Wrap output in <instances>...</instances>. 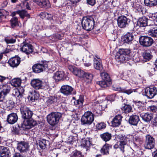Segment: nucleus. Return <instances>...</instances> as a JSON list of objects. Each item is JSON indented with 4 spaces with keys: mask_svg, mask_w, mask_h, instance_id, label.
<instances>
[{
    "mask_svg": "<svg viewBox=\"0 0 157 157\" xmlns=\"http://www.w3.org/2000/svg\"><path fill=\"white\" fill-rule=\"evenodd\" d=\"M94 21L91 17H84L82 20L81 25L83 29L89 31L92 30L94 27Z\"/></svg>",
    "mask_w": 157,
    "mask_h": 157,
    "instance_id": "nucleus-1",
    "label": "nucleus"
},
{
    "mask_svg": "<svg viewBox=\"0 0 157 157\" xmlns=\"http://www.w3.org/2000/svg\"><path fill=\"white\" fill-rule=\"evenodd\" d=\"M61 117L62 114L61 113L53 112L47 115V121L50 125L54 126L58 123Z\"/></svg>",
    "mask_w": 157,
    "mask_h": 157,
    "instance_id": "nucleus-2",
    "label": "nucleus"
},
{
    "mask_svg": "<svg viewBox=\"0 0 157 157\" xmlns=\"http://www.w3.org/2000/svg\"><path fill=\"white\" fill-rule=\"evenodd\" d=\"M94 119V115L92 113L89 111L85 112L82 116L81 122L82 124H91Z\"/></svg>",
    "mask_w": 157,
    "mask_h": 157,
    "instance_id": "nucleus-3",
    "label": "nucleus"
},
{
    "mask_svg": "<svg viewBox=\"0 0 157 157\" xmlns=\"http://www.w3.org/2000/svg\"><path fill=\"white\" fill-rule=\"evenodd\" d=\"M93 78V75L92 74L79 70V78L82 81L86 82L87 83L90 82Z\"/></svg>",
    "mask_w": 157,
    "mask_h": 157,
    "instance_id": "nucleus-4",
    "label": "nucleus"
},
{
    "mask_svg": "<svg viewBox=\"0 0 157 157\" xmlns=\"http://www.w3.org/2000/svg\"><path fill=\"white\" fill-rule=\"evenodd\" d=\"M153 41L152 38L147 36H142L139 38L140 43L144 47H148L151 46Z\"/></svg>",
    "mask_w": 157,
    "mask_h": 157,
    "instance_id": "nucleus-5",
    "label": "nucleus"
},
{
    "mask_svg": "<svg viewBox=\"0 0 157 157\" xmlns=\"http://www.w3.org/2000/svg\"><path fill=\"white\" fill-rule=\"evenodd\" d=\"M117 25L118 27L124 28L127 26L130 22V20L124 16H121L118 17Z\"/></svg>",
    "mask_w": 157,
    "mask_h": 157,
    "instance_id": "nucleus-6",
    "label": "nucleus"
},
{
    "mask_svg": "<svg viewBox=\"0 0 157 157\" xmlns=\"http://www.w3.org/2000/svg\"><path fill=\"white\" fill-rule=\"evenodd\" d=\"M157 90L154 86L147 87L145 89V95L149 98H153L156 94Z\"/></svg>",
    "mask_w": 157,
    "mask_h": 157,
    "instance_id": "nucleus-7",
    "label": "nucleus"
},
{
    "mask_svg": "<svg viewBox=\"0 0 157 157\" xmlns=\"http://www.w3.org/2000/svg\"><path fill=\"white\" fill-rule=\"evenodd\" d=\"M20 110L22 117L25 119H28L31 118L33 113L32 111L28 109L25 106H24L20 108Z\"/></svg>",
    "mask_w": 157,
    "mask_h": 157,
    "instance_id": "nucleus-8",
    "label": "nucleus"
},
{
    "mask_svg": "<svg viewBox=\"0 0 157 157\" xmlns=\"http://www.w3.org/2000/svg\"><path fill=\"white\" fill-rule=\"evenodd\" d=\"M48 67V64L46 63L42 64H36L32 67L33 71L36 73H40L45 70Z\"/></svg>",
    "mask_w": 157,
    "mask_h": 157,
    "instance_id": "nucleus-9",
    "label": "nucleus"
},
{
    "mask_svg": "<svg viewBox=\"0 0 157 157\" xmlns=\"http://www.w3.org/2000/svg\"><path fill=\"white\" fill-rule=\"evenodd\" d=\"M53 78L56 81H59L62 80H68L69 77L68 75L65 74L62 71H59L54 74Z\"/></svg>",
    "mask_w": 157,
    "mask_h": 157,
    "instance_id": "nucleus-10",
    "label": "nucleus"
},
{
    "mask_svg": "<svg viewBox=\"0 0 157 157\" xmlns=\"http://www.w3.org/2000/svg\"><path fill=\"white\" fill-rule=\"evenodd\" d=\"M155 140L154 138L150 135L146 136V140L144 145V147L147 149L153 148L155 146Z\"/></svg>",
    "mask_w": 157,
    "mask_h": 157,
    "instance_id": "nucleus-11",
    "label": "nucleus"
},
{
    "mask_svg": "<svg viewBox=\"0 0 157 157\" xmlns=\"http://www.w3.org/2000/svg\"><path fill=\"white\" fill-rule=\"evenodd\" d=\"M29 147V143L24 141L18 142L17 149L21 152H26Z\"/></svg>",
    "mask_w": 157,
    "mask_h": 157,
    "instance_id": "nucleus-12",
    "label": "nucleus"
},
{
    "mask_svg": "<svg viewBox=\"0 0 157 157\" xmlns=\"http://www.w3.org/2000/svg\"><path fill=\"white\" fill-rule=\"evenodd\" d=\"M94 67L95 69L100 71L103 70L101 61L99 57L97 55L94 57Z\"/></svg>",
    "mask_w": 157,
    "mask_h": 157,
    "instance_id": "nucleus-13",
    "label": "nucleus"
},
{
    "mask_svg": "<svg viewBox=\"0 0 157 157\" xmlns=\"http://www.w3.org/2000/svg\"><path fill=\"white\" fill-rule=\"evenodd\" d=\"M36 124V121L32 119L24 120L22 127L24 129H29Z\"/></svg>",
    "mask_w": 157,
    "mask_h": 157,
    "instance_id": "nucleus-14",
    "label": "nucleus"
},
{
    "mask_svg": "<svg viewBox=\"0 0 157 157\" xmlns=\"http://www.w3.org/2000/svg\"><path fill=\"white\" fill-rule=\"evenodd\" d=\"M31 86L36 90L42 89L43 88V82L39 79H34L31 81Z\"/></svg>",
    "mask_w": 157,
    "mask_h": 157,
    "instance_id": "nucleus-15",
    "label": "nucleus"
},
{
    "mask_svg": "<svg viewBox=\"0 0 157 157\" xmlns=\"http://www.w3.org/2000/svg\"><path fill=\"white\" fill-rule=\"evenodd\" d=\"M73 90L71 86L66 85L62 86L60 88L61 93L66 95H69L72 94Z\"/></svg>",
    "mask_w": 157,
    "mask_h": 157,
    "instance_id": "nucleus-16",
    "label": "nucleus"
},
{
    "mask_svg": "<svg viewBox=\"0 0 157 157\" xmlns=\"http://www.w3.org/2000/svg\"><path fill=\"white\" fill-rule=\"evenodd\" d=\"M33 1L41 7L49 8L50 4L48 0H33Z\"/></svg>",
    "mask_w": 157,
    "mask_h": 157,
    "instance_id": "nucleus-17",
    "label": "nucleus"
},
{
    "mask_svg": "<svg viewBox=\"0 0 157 157\" xmlns=\"http://www.w3.org/2000/svg\"><path fill=\"white\" fill-rule=\"evenodd\" d=\"M120 143V147L121 148V151L124 152V146L126 145L128 142V140L125 136L122 135H119L118 137Z\"/></svg>",
    "mask_w": 157,
    "mask_h": 157,
    "instance_id": "nucleus-18",
    "label": "nucleus"
},
{
    "mask_svg": "<svg viewBox=\"0 0 157 157\" xmlns=\"http://www.w3.org/2000/svg\"><path fill=\"white\" fill-rule=\"evenodd\" d=\"M21 50L25 53L27 54H29L33 51V48L32 46L30 44L27 43L24 44L22 47L21 48Z\"/></svg>",
    "mask_w": 157,
    "mask_h": 157,
    "instance_id": "nucleus-19",
    "label": "nucleus"
},
{
    "mask_svg": "<svg viewBox=\"0 0 157 157\" xmlns=\"http://www.w3.org/2000/svg\"><path fill=\"white\" fill-rule=\"evenodd\" d=\"M11 153L8 147L4 146L0 147V156L1 157H9Z\"/></svg>",
    "mask_w": 157,
    "mask_h": 157,
    "instance_id": "nucleus-20",
    "label": "nucleus"
},
{
    "mask_svg": "<svg viewBox=\"0 0 157 157\" xmlns=\"http://www.w3.org/2000/svg\"><path fill=\"white\" fill-rule=\"evenodd\" d=\"M17 116L15 113H12L9 114L7 116V122L10 124H14L17 121Z\"/></svg>",
    "mask_w": 157,
    "mask_h": 157,
    "instance_id": "nucleus-21",
    "label": "nucleus"
},
{
    "mask_svg": "<svg viewBox=\"0 0 157 157\" xmlns=\"http://www.w3.org/2000/svg\"><path fill=\"white\" fill-rule=\"evenodd\" d=\"M138 113L142 119L145 122L150 121L153 117V115L151 113H140V112H139Z\"/></svg>",
    "mask_w": 157,
    "mask_h": 157,
    "instance_id": "nucleus-22",
    "label": "nucleus"
},
{
    "mask_svg": "<svg viewBox=\"0 0 157 157\" xmlns=\"http://www.w3.org/2000/svg\"><path fill=\"white\" fill-rule=\"evenodd\" d=\"M132 34L130 33H127L122 38V41L124 43L129 44L131 43L133 39Z\"/></svg>",
    "mask_w": 157,
    "mask_h": 157,
    "instance_id": "nucleus-23",
    "label": "nucleus"
},
{
    "mask_svg": "<svg viewBox=\"0 0 157 157\" xmlns=\"http://www.w3.org/2000/svg\"><path fill=\"white\" fill-rule=\"evenodd\" d=\"M20 62V58L16 57L12 58L8 61L10 65L13 67H17L19 65Z\"/></svg>",
    "mask_w": 157,
    "mask_h": 157,
    "instance_id": "nucleus-24",
    "label": "nucleus"
},
{
    "mask_svg": "<svg viewBox=\"0 0 157 157\" xmlns=\"http://www.w3.org/2000/svg\"><path fill=\"white\" fill-rule=\"evenodd\" d=\"M122 117L120 115L115 116L112 121V125L113 127H117L120 125Z\"/></svg>",
    "mask_w": 157,
    "mask_h": 157,
    "instance_id": "nucleus-25",
    "label": "nucleus"
},
{
    "mask_svg": "<svg viewBox=\"0 0 157 157\" xmlns=\"http://www.w3.org/2000/svg\"><path fill=\"white\" fill-rule=\"evenodd\" d=\"M93 106L94 107V109L97 113H100V111L103 109V108L106 107V105H102L99 103L98 101H94L93 104Z\"/></svg>",
    "mask_w": 157,
    "mask_h": 157,
    "instance_id": "nucleus-26",
    "label": "nucleus"
},
{
    "mask_svg": "<svg viewBox=\"0 0 157 157\" xmlns=\"http://www.w3.org/2000/svg\"><path fill=\"white\" fill-rule=\"evenodd\" d=\"M147 25V19L145 17H140L137 21L136 25L139 27H145Z\"/></svg>",
    "mask_w": 157,
    "mask_h": 157,
    "instance_id": "nucleus-27",
    "label": "nucleus"
},
{
    "mask_svg": "<svg viewBox=\"0 0 157 157\" xmlns=\"http://www.w3.org/2000/svg\"><path fill=\"white\" fill-rule=\"evenodd\" d=\"M24 92V89L22 87H19L18 90H16L14 95L17 98L19 99V100H21L23 98V94Z\"/></svg>",
    "mask_w": 157,
    "mask_h": 157,
    "instance_id": "nucleus-28",
    "label": "nucleus"
},
{
    "mask_svg": "<svg viewBox=\"0 0 157 157\" xmlns=\"http://www.w3.org/2000/svg\"><path fill=\"white\" fill-rule=\"evenodd\" d=\"M80 144L81 147H83L85 151H87L91 144L89 140H87L85 139H82L81 141Z\"/></svg>",
    "mask_w": 157,
    "mask_h": 157,
    "instance_id": "nucleus-29",
    "label": "nucleus"
},
{
    "mask_svg": "<svg viewBox=\"0 0 157 157\" xmlns=\"http://www.w3.org/2000/svg\"><path fill=\"white\" fill-rule=\"evenodd\" d=\"M140 121L139 117L136 115H132L130 117L129 122L131 124L136 125Z\"/></svg>",
    "mask_w": 157,
    "mask_h": 157,
    "instance_id": "nucleus-30",
    "label": "nucleus"
},
{
    "mask_svg": "<svg viewBox=\"0 0 157 157\" xmlns=\"http://www.w3.org/2000/svg\"><path fill=\"white\" fill-rule=\"evenodd\" d=\"M115 59L117 61L121 63H123L125 60L127 59L125 56L121 54L119 52L116 53L115 56Z\"/></svg>",
    "mask_w": 157,
    "mask_h": 157,
    "instance_id": "nucleus-31",
    "label": "nucleus"
},
{
    "mask_svg": "<svg viewBox=\"0 0 157 157\" xmlns=\"http://www.w3.org/2000/svg\"><path fill=\"white\" fill-rule=\"evenodd\" d=\"M148 35L152 37H157V26L151 27L148 31Z\"/></svg>",
    "mask_w": 157,
    "mask_h": 157,
    "instance_id": "nucleus-32",
    "label": "nucleus"
},
{
    "mask_svg": "<svg viewBox=\"0 0 157 157\" xmlns=\"http://www.w3.org/2000/svg\"><path fill=\"white\" fill-rule=\"evenodd\" d=\"M111 148V145L105 144L101 149L100 151L101 153L103 155L107 154L109 152V149Z\"/></svg>",
    "mask_w": 157,
    "mask_h": 157,
    "instance_id": "nucleus-33",
    "label": "nucleus"
},
{
    "mask_svg": "<svg viewBox=\"0 0 157 157\" xmlns=\"http://www.w3.org/2000/svg\"><path fill=\"white\" fill-rule=\"evenodd\" d=\"M48 142L44 139H42L41 140H39L38 143L37 144V146H38L41 149H44L46 147L47 145L48 144Z\"/></svg>",
    "mask_w": 157,
    "mask_h": 157,
    "instance_id": "nucleus-34",
    "label": "nucleus"
},
{
    "mask_svg": "<svg viewBox=\"0 0 157 157\" xmlns=\"http://www.w3.org/2000/svg\"><path fill=\"white\" fill-rule=\"evenodd\" d=\"M101 138L105 142L109 140L111 138V134L108 132H105L100 135Z\"/></svg>",
    "mask_w": 157,
    "mask_h": 157,
    "instance_id": "nucleus-35",
    "label": "nucleus"
},
{
    "mask_svg": "<svg viewBox=\"0 0 157 157\" xmlns=\"http://www.w3.org/2000/svg\"><path fill=\"white\" fill-rule=\"evenodd\" d=\"M100 75L102 80L107 82H112L109 76L107 73L105 72L101 73Z\"/></svg>",
    "mask_w": 157,
    "mask_h": 157,
    "instance_id": "nucleus-36",
    "label": "nucleus"
},
{
    "mask_svg": "<svg viewBox=\"0 0 157 157\" xmlns=\"http://www.w3.org/2000/svg\"><path fill=\"white\" fill-rule=\"evenodd\" d=\"M11 26L13 28L17 26H19V23L17 18L16 17H13L10 20Z\"/></svg>",
    "mask_w": 157,
    "mask_h": 157,
    "instance_id": "nucleus-37",
    "label": "nucleus"
},
{
    "mask_svg": "<svg viewBox=\"0 0 157 157\" xmlns=\"http://www.w3.org/2000/svg\"><path fill=\"white\" fill-rule=\"evenodd\" d=\"M145 5L149 6H153L157 4V0H144Z\"/></svg>",
    "mask_w": 157,
    "mask_h": 157,
    "instance_id": "nucleus-38",
    "label": "nucleus"
},
{
    "mask_svg": "<svg viewBox=\"0 0 157 157\" xmlns=\"http://www.w3.org/2000/svg\"><path fill=\"white\" fill-rule=\"evenodd\" d=\"M21 80L19 78H15L12 80V85L15 87H19L21 84Z\"/></svg>",
    "mask_w": 157,
    "mask_h": 157,
    "instance_id": "nucleus-39",
    "label": "nucleus"
},
{
    "mask_svg": "<svg viewBox=\"0 0 157 157\" xmlns=\"http://www.w3.org/2000/svg\"><path fill=\"white\" fill-rule=\"evenodd\" d=\"M144 58L146 60V61L149 60L152 57V56L149 51H146L144 52L143 54Z\"/></svg>",
    "mask_w": 157,
    "mask_h": 157,
    "instance_id": "nucleus-40",
    "label": "nucleus"
},
{
    "mask_svg": "<svg viewBox=\"0 0 157 157\" xmlns=\"http://www.w3.org/2000/svg\"><path fill=\"white\" fill-rule=\"evenodd\" d=\"M97 84L99 85L100 86L102 87H106L111 85L112 82H107L105 81L102 80L101 81H98L97 82Z\"/></svg>",
    "mask_w": 157,
    "mask_h": 157,
    "instance_id": "nucleus-41",
    "label": "nucleus"
},
{
    "mask_svg": "<svg viewBox=\"0 0 157 157\" xmlns=\"http://www.w3.org/2000/svg\"><path fill=\"white\" fill-rule=\"evenodd\" d=\"M31 96L29 95V97H30V100L32 102L37 100L39 97V94L35 92H33L31 94Z\"/></svg>",
    "mask_w": 157,
    "mask_h": 157,
    "instance_id": "nucleus-42",
    "label": "nucleus"
},
{
    "mask_svg": "<svg viewBox=\"0 0 157 157\" xmlns=\"http://www.w3.org/2000/svg\"><path fill=\"white\" fill-rule=\"evenodd\" d=\"M121 54L127 59L128 55L130 53V50L129 49H121L119 51Z\"/></svg>",
    "mask_w": 157,
    "mask_h": 157,
    "instance_id": "nucleus-43",
    "label": "nucleus"
},
{
    "mask_svg": "<svg viewBox=\"0 0 157 157\" xmlns=\"http://www.w3.org/2000/svg\"><path fill=\"white\" fill-rule=\"evenodd\" d=\"M2 86V90L1 92L3 93V95L6 96L9 92L10 87L6 84L3 85Z\"/></svg>",
    "mask_w": 157,
    "mask_h": 157,
    "instance_id": "nucleus-44",
    "label": "nucleus"
},
{
    "mask_svg": "<svg viewBox=\"0 0 157 157\" xmlns=\"http://www.w3.org/2000/svg\"><path fill=\"white\" fill-rule=\"evenodd\" d=\"M57 98L54 96H50L48 97L46 101V103L48 105H50L54 102H56Z\"/></svg>",
    "mask_w": 157,
    "mask_h": 157,
    "instance_id": "nucleus-45",
    "label": "nucleus"
},
{
    "mask_svg": "<svg viewBox=\"0 0 157 157\" xmlns=\"http://www.w3.org/2000/svg\"><path fill=\"white\" fill-rule=\"evenodd\" d=\"M68 69L74 74L77 76H78V70L77 67H75L71 65L68 66Z\"/></svg>",
    "mask_w": 157,
    "mask_h": 157,
    "instance_id": "nucleus-46",
    "label": "nucleus"
},
{
    "mask_svg": "<svg viewBox=\"0 0 157 157\" xmlns=\"http://www.w3.org/2000/svg\"><path fill=\"white\" fill-rule=\"evenodd\" d=\"M143 139L141 136H136L134 138V142L138 144H141L143 143Z\"/></svg>",
    "mask_w": 157,
    "mask_h": 157,
    "instance_id": "nucleus-47",
    "label": "nucleus"
},
{
    "mask_svg": "<svg viewBox=\"0 0 157 157\" xmlns=\"http://www.w3.org/2000/svg\"><path fill=\"white\" fill-rule=\"evenodd\" d=\"M14 105V103L12 100L7 101L6 102V106L9 109H12Z\"/></svg>",
    "mask_w": 157,
    "mask_h": 157,
    "instance_id": "nucleus-48",
    "label": "nucleus"
},
{
    "mask_svg": "<svg viewBox=\"0 0 157 157\" xmlns=\"http://www.w3.org/2000/svg\"><path fill=\"white\" fill-rule=\"evenodd\" d=\"M48 16H46V18L51 21V22L53 23L55 21H56L57 20V17L53 16L52 14L47 13Z\"/></svg>",
    "mask_w": 157,
    "mask_h": 157,
    "instance_id": "nucleus-49",
    "label": "nucleus"
},
{
    "mask_svg": "<svg viewBox=\"0 0 157 157\" xmlns=\"http://www.w3.org/2000/svg\"><path fill=\"white\" fill-rule=\"evenodd\" d=\"M132 108L129 105H126L123 108V110L125 113H128L131 111Z\"/></svg>",
    "mask_w": 157,
    "mask_h": 157,
    "instance_id": "nucleus-50",
    "label": "nucleus"
},
{
    "mask_svg": "<svg viewBox=\"0 0 157 157\" xmlns=\"http://www.w3.org/2000/svg\"><path fill=\"white\" fill-rule=\"evenodd\" d=\"M106 127V124L104 122H101L98 124L96 125V128L98 130H101L105 128Z\"/></svg>",
    "mask_w": 157,
    "mask_h": 157,
    "instance_id": "nucleus-51",
    "label": "nucleus"
},
{
    "mask_svg": "<svg viewBox=\"0 0 157 157\" xmlns=\"http://www.w3.org/2000/svg\"><path fill=\"white\" fill-rule=\"evenodd\" d=\"M4 40L7 44H12L16 42V39H15L9 37L5 38Z\"/></svg>",
    "mask_w": 157,
    "mask_h": 157,
    "instance_id": "nucleus-52",
    "label": "nucleus"
},
{
    "mask_svg": "<svg viewBox=\"0 0 157 157\" xmlns=\"http://www.w3.org/2000/svg\"><path fill=\"white\" fill-rule=\"evenodd\" d=\"M26 11L23 10H19L17 11V14L19 15L21 18L22 19H24L25 17V14H26Z\"/></svg>",
    "mask_w": 157,
    "mask_h": 157,
    "instance_id": "nucleus-53",
    "label": "nucleus"
},
{
    "mask_svg": "<svg viewBox=\"0 0 157 157\" xmlns=\"http://www.w3.org/2000/svg\"><path fill=\"white\" fill-rule=\"evenodd\" d=\"M136 90L129 89H123L121 90L122 92L125 93L128 95H129L132 93L133 92H135Z\"/></svg>",
    "mask_w": 157,
    "mask_h": 157,
    "instance_id": "nucleus-54",
    "label": "nucleus"
},
{
    "mask_svg": "<svg viewBox=\"0 0 157 157\" xmlns=\"http://www.w3.org/2000/svg\"><path fill=\"white\" fill-rule=\"evenodd\" d=\"M148 111L155 112L157 110V107L155 105H152L149 106L147 108Z\"/></svg>",
    "mask_w": 157,
    "mask_h": 157,
    "instance_id": "nucleus-55",
    "label": "nucleus"
},
{
    "mask_svg": "<svg viewBox=\"0 0 157 157\" xmlns=\"http://www.w3.org/2000/svg\"><path fill=\"white\" fill-rule=\"evenodd\" d=\"M147 26L153 27L157 26V24L153 21L147 19Z\"/></svg>",
    "mask_w": 157,
    "mask_h": 157,
    "instance_id": "nucleus-56",
    "label": "nucleus"
},
{
    "mask_svg": "<svg viewBox=\"0 0 157 157\" xmlns=\"http://www.w3.org/2000/svg\"><path fill=\"white\" fill-rule=\"evenodd\" d=\"M84 96L83 95H80L79 98V108L80 107H82L83 104V102L84 100Z\"/></svg>",
    "mask_w": 157,
    "mask_h": 157,
    "instance_id": "nucleus-57",
    "label": "nucleus"
},
{
    "mask_svg": "<svg viewBox=\"0 0 157 157\" xmlns=\"http://www.w3.org/2000/svg\"><path fill=\"white\" fill-rule=\"evenodd\" d=\"M12 50L10 49V46H8L6 49L3 50L2 53L5 54L10 52Z\"/></svg>",
    "mask_w": 157,
    "mask_h": 157,
    "instance_id": "nucleus-58",
    "label": "nucleus"
},
{
    "mask_svg": "<svg viewBox=\"0 0 157 157\" xmlns=\"http://www.w3.org/2000/svg\"><path fill=\"white\" fill-rule=\"evenodd\" d=\"M5 12H6V15H8L9 13L8 12L6 11L5 10H0V21H1V17L2 16H3V15L5 14Z\"/></svg>",
    "mask_w": 157,
    "mask_h": 157,
    "instance_id": "nucleus-59",
    "label": "nucleus"
},
{
    "mask_svg": "<svg viewBox=\"0 0 157 157\" xmlns=\"http://www.w3.org/2000/svg\"><path fill=\"white\" fill-rule=\"evenodd\" d=\"M23 5L24 6V7H25L26 9L28 10H30V7L29 6V3L25 1L23 3Z\"/></svg>",
    "mask_w": 157,
    "mask_h": 157,
    "instance_id": "nucleus-60",
    "label": "nucleus"
},
{
    "mask_svg": "<svg viewBox=\"0 0 157 157\" xmlns=\"http://www.w3.org/2000/svg\"><path fill=\"white\" fill-rule=\"evenodd\" d=\"M87 3L93 6L95 3V0H86Z\"/></svg>",
    "mask_w": 157,
    "mask_h": 157,
    "instance_id": "nucleus-61",
    "label": "nucleus"
},
{
    "mask_svg": "<svg viewBox=\"0 0 157 157\" xmlns=\"http://www.w3.org/2000/svg\"><path fill=\"white\" fill-rule=\"evenodd\" d=\"M115 95H113L108 96L107 98V100L110 101H113L115 100Z\"/></svg>",
    "mask_w": 157,
    "mask_h": 157,
    "instance_id": "nucleus-62",
    "label": "nucleus"
},
{
    "mask_svg": "<svg viewBox=\"0 0 157 157\" xmlns=\"http://www.w3.org/2000/svg\"><path fill=\"white\" fill-rule=\"evenodd\" d=\"M47 13L41 12L39 15L40 17L42 19H44L46 18V16H48V14H46Z\"/></svg>",
    "mask_w": 157,
    "mask_h": 157,
    "instance_id": "nucleus-63",
    "label": "nucleus"
},
{
    "mask_svg": "<svg viewBox=\"0 0 157 157\" xmlns=\"http://www.w3.org/2000/svg\"><path fill=\"white\" fill-rule=\"evenodd\" d=\"M13 157H23V156L19 153H17L14 154Z\"/></svg>",
    "mask_w": 157,
    "mask_h": 157,
    "instance_id": "nucleus-64",
    "label": "nucleus"
}]
</instances>
